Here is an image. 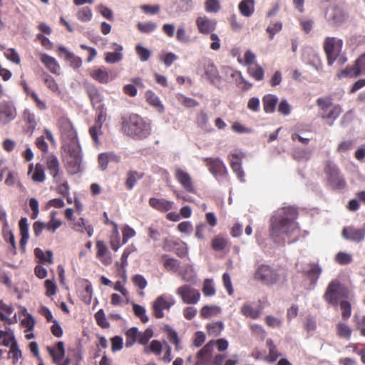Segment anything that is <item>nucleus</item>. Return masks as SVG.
I'll return each mask as SVG.
<instances>
[{"label":"nucleus","mask_w":365,"mask_h":365,"mask_svg":"<svg viewBox=\"0 0 365 365\" xmlns=\"http://www.w3.org/2000/svg\"><path fill=\"white\" fill-rule=\"evenodd\" d=\"M278 98L273 94L264 95L262 98L264 110L267 113H272L275 110Z\"/></svg>","instance_id":"obj_30"},{"label":"nucleus","mask_w":365,"mask_h":365,"mask_svg":"<svg viewBox=\"0 0 365 365\" xmlns=\"http://www.w3.org/2000/svg\"><path fill=\"white\" fill-rule=\"evenodd\" d=\"M215 342L209 341L197 354V361L195 365H207L208 359L213 351Z\"/></svg>","instance_id":"obj_21"},{"label":"nucleus","mask_w":365,"mask_h":365,"mask_svg":"<svg viewBox=\"0 0 365 365\" xmlns=\"http://www.w3.org/2000/svg\"><path fill=\"white\" fill-rule=\"evenodd\" d=\"M298 210L292 206L279 209L270 220L269 235L276 243L296 242L299 237V228L296 220Z\"/></svg>","instance_id":"obj_1"},{"label":"nucleus","mask_w":365,"mask_h":365,"mask_svg":"<svg viewBox=\"0 0 365 365\" xmlns=\"http://www.w3.org/2000/svg\"><path fill=\"white\" fill-rule=\"evenodd\" d=\"M81 158L78 155H71L68 161V171L72 174L78 173L81 170Z\"/></svg>","instance_id":"obj_39"},{"label":"nucleus","mask_w":365,"mask_h":365,"mask_svg":"<svg viewBox=\"0 0 365 365\" xmlns=\"http://www.w3.org/2000/svg\"><path fill=\"white\" fill-rule=\"evenodd\" d=\"M4 56L9 61L19 65L21 63L20 56L14 48L6 49L4 51Z\"/></svg>","instance_id":"obj_57"},{"label":"nucleus","mask_w":365,"mask_h":365,"mask_svg":"<svg viewBox=\"0 0 365 365\" xmlns=\"http://www.w3.org/2000/svg\"><path fill=\"white\" fill-rule=\"evenodd\" d=\"M248 73L256 81H262L264 78V71L262 66L254 64L248 68Z\"/></svg>","instance_id":"obj_41"},{"label":"nucleus","mask_w":365,"mask_h":365,"mask_svg":"<svg viewBox=\"0 0 365 365\" xmlns=\"http://www.w3.org/2000/svg\"><path fill=\"white\" fill-rule=\"evenodd\" d=\"M354 322L356 323V329L360 331L361 335L365 336V315H354Z\"/></svg>","instance_id":"obj_64"},{"label":"nucleus","mask_w":365,"mask_h":365,"mask_svg":"<svg viewBox=\"0 0 365 365\" xmlns=\"http://www.w3.org/2000/svg\"><path fill=\"white\" fill-rule=\"evenodd\" d=\"M240 312L242 314L246 317H250L254 319H257L260 315L259 310L254 309L251 305L248 304H245L241 307Z\"/></svg>","instance_id":"obj_45"},{"label":"nucleus","mask_w":365,"mask_h":365,"mask_svg":"<svg viewBox=\"0 0 365 365\" xmlns=\"http://www.w3.org/2000/svg\"><path fill=\"white\" fill-rule=\"evenodd\" d=\"M309 269L304 272V275L307 276L313 282H317L321 273L322 268L318 264L310 263Z\"/></svg>","instance_id":"obj_36"},{"label":"nucleus","mask_w":365,"mask_h":365,"mask_svg":"<svg viewBox=\"0 0 365 365\" xmlns=\"http://www.w3.org/2000/svg\"><path fill=\"white\" fill-rule=\"evenodd\" d=\"M240 14L246 17H250L255 11V0H242L238 6Z\"/></svg>","instance_id":"obj_34"},{"label":"nucleus","mask_w":365,"mask_h":365,"mask_svg":"<svg viewBox=\"0 0 365 365\" xmlns=\"http://www.w3.org/2000/svg\"><path fill=\"white\" fill-rule=\"evenodd\" d=\"M94 317L97 324L102 329H107L110 327V324L108 322L104 311L103 309L98 310L95 314Z\"/></svg>","instance_id":"obj_51"},{"label":"nucleus","mask_w":365,"mask_h":365,"mask_svg":"<svg viewBox=\"0 0 365 365\" xmlns=\"http://www.w3.org/2000/svg\"><path fill=\"white\" fill-rule=\"evenodd\" d=\"M57 215L56 211H52L50 213V220L46 223V230L54 233L56 230L58 229L62 225V221L60 219L56 217Z\"/></svg>","instance_id":"obj_35"},{"label":"nucleus","mask_w":365,"mask_h":365,"mask_svg":"<svg viewBox=\"0 0 365 365\" xmlns=\"http://www.w3.org/2000/svg\"><path fill=\"white\" fill-rule=\"evenodd\" d=\"M139 9L143 13L148 16L155 15L160 11V6L158 4H145L140 6Z\"/></svg>","instance_id":"obj_53"},{"label":"nucleus","mask_w":365,"mask_h":365,"mask_svg":"<svg viewBox=\"0 0 365 365\" xmlns=\"http://www.w3.org/2000/svg\"><path fill=\"white\" fill-rule=\"evenodd\" d=\"M205 7L206 11L209 13H217L220 9V3L219 0H206Z\"/></svg>","instance_id":"obj_59"},{"label":"nucleus","mask_w":365,"mask_h":365,"mask_svg":"<svg viewBox=\"0 0 365 365\" xmlns=\"http://www.w3.org/2000/svg\"><path fill=\"white\" fill-rule=\"evenodd\" d=\"M224 329L222 322H217L207 325V330L209 335L216 336L219 335Z\"/></svg>","instance_id":"obj_49"},{"label":"nucleus","mask_w":365,"mask_h":365,"mask_svg":"<svg viewBox=\"0 0 365 365\" xmlns=\"http://www.w3.org/2000/svg\"><path fill=\"white\" fill-rule=\"evenodd\" d=\"M61 53L65 55V59L69 62L70 66L73 68H78L82 65V60L80 57L76 56L73 53L68 51L65 47L58 48Z\"/></svg>","instance_id":"obj_31"},{"label":"nucleus","mask_w":365,"mask_h":365,"mask_svg":"<svg viewBox=\"0 0 365 365\" xmlns=\"http://www.w3.org/2000/svg\"><path fill=\"white\" fill-rule=\"evenodd\" d=\"M17 112L14 103L11 101L0 103V123L6 125L14 120Z\"/></svg>","instance_id":"obj_9"},{"label":"nucleus","mask_w":365,"mask_h":365,"mask_svg":"<svg viewBox=\"0 0 365 365\" xmlns=\"http://www.w3.org/2000/svg\"><path fill=\"white\" fill-rule=\"evenodd\" d=\"M46 350L56 364H60L65 355L64 344L58 341L53 346H47Z\"/></svg>","instance_id":"obj_23"},{"label":"nucleus","mask_w":365,"mask_h":365,"mask_svg":"<svg viewBox=\"0 0 365 365\" xmlns=\"http://www.w3.org/2000/svg\"><path fill=\"white\" fill-rule=\"evenodd\" d=\"M175 299L170 295L163 294L156 298L152 304L153 315L157 319L164 317L163 310L169 311L175 304Z\"/></svg>","instance_id":"obj_7"},{"label":"nucleus","mask_w":365,"mask_h":365,"mask_svg":"<svg viewBox=\"0 0 365 365\" xmlns=\"http://www.w3.org/2000/svg\"><path fill=\"white\" fill-rule=\"evenodd\" d=\"M175 98L179 103L186 108H194L199 105V103L194 98L186 97L181 93L176 94Z\"/></svg>","instance_id":"obj_44"},{"label":"nucleus","mask_w":365,"mask_h":365,"mask_svg":"<svg viewBox=\"0 0 365 365\" xmlns=\"http://www.w3.org/2000/svg\"><path fill=\"white\" fill-rule=\"evenodd\" d=\"M163 261V266L168 271L177 272L180 268V262L174 258H169L167 255H163L161 257Z\"/></svg>","instance_id":"obj_38"},{"label":"nucleus","mask_w":365,"mask_h":365,"mask_svg":"<svg viewBox=\"0 0 365 365\" xmlns=\"http://www.w3.org/2000/svg\"><path fill=\"white\" fill-rule=\"evenodd\" d=\"M227 245V240L219 236H215L211 242L212 248L215 251H221L224 250Z\"/></svg>","instance_id":"obj_52"},{"label":"nucleus","mask_w":365,"mask_h":365,"mask_svg":"<svg viewBox=\"0 0 365 365\" xmlns=\"http://www.w3.org/2000/svg\"><path fill=\"white\" fill-rule=\"evenodd\" d=\"M43 81L46 87L53 93H60L59 86L56 80L50 75L44 73L42 75Z\"/></svg>","instance_id":"obj_42"},{"label":"nucleus","mask_w":365,"mask_h":365,"mask_svg":"<svg viewBox=\"0 0 365 365\" xmlns=\"http://www.w3.org/2000/svg\"><path fill=\"white\" fill-rule=\"evenodd\" d=\"M166 331L168 334V339L170 341V342L175 344L176 350H179L180 349V341L178 336L177 332L170 328H167Z\"/></svg>","instance_id":"obj_62"},{"label":"nucleus","mask_w":365,"mask_h":365,"mask_svg":"<svg viewBox=\"0 0 365 365\" xmlns=\"http://www.w3.org/2000/svg\"><path fill=\"white\" fill-rule=\"evenodd\" d=\"M341 109L340 106L334 105L329 110L324 113H321V117L323 119L335 120L341 114Z\"/></svg>","instance_id":"obj_43"},{"label":"nucleus","mask_w":365,"mask_h":365,"mask_svg":"<svg viewBox=\"0 0 365 365\" xmlns=\"http://www.w3.org/2000/svg\"><path fill=\"white\" fill-rule=\"evenodd\" d=\"M215 342L209 341L197 354V361L195 365H207L208 359L213 351Z\"/></svg>","instance_id":"obj_20"},{"label":"nucleus","mask_w":365,"mask_h":365,"mask_svg":"<svg viewBox=\"0 0 365 365\" xmlns=\"http://www.w3.org/2000/svg\"><path fill=\"white\" fill-rule=\"evenodd\" d=\"M145 101L158 113L165 112V107L162 103L160 98L151 90H148L145 93Z\"/></svg>","instance_id":"obj_25"},{"label":"nucleus","mask_w":365,"mask_h":365,"mask_svg":"<svg viewBox=\"0 0 365 365\" xmlns=\"http://www.w3.org/2000/svg\"><path fill=\"white\" fill-rule=\"evenodd\" d=\"M21 240H20V246L24 250L25 245H26L28 240L29 238V225L28 220L26 217H21L19 222Z\"/></svg>","instance_id":"obj_29"},{"label":"nucleus","mask_w":365,"mask_h":365,"mask_svg":"<svg viewBox=\"0 0 365 365\" xmlns=\"http://www.w3.org/2000/svg\"><path fill=\"white\" fill-rule=\"evenodd\" d=\"M343 41L334 37H327L324 42V50L327 58V63L332 66L341 53Z\"/></svg>","instance_id":"obj_6"},{"label":"nucleus","mask_w":365,"mask_h":365,"mask_svg":"<svg viewBox=\"0 0 365 365\" xmlns=\"http://www.w3.org/2000/svg\"><path fill=\"white\" fill-rule=\"evenodd\" d=\"M178 245H182L181 240L174 237H167L163 240V249L165 251L170 252L173 251Z\"/></svg>","instance_id":"obj_46"},{"label":"nucleus","mask_w":365,"mask_h":365,"mask_svg":"<svg viewBox=\"0 0 365 365\" xmlns=\"http://www.w3.org/2000/svg\"><path fill=\"white\" fill-rule=\"evenodd\" d=\"M72 229L81 233L86 232L88 237H91L93 234V227L92 225L83 217H80L78 220H74Z\"/></svg>","instance_id":"obj_26"},{"label":"nucleus","mask_w":365,"mask_h":365,"mask_svg":"<svg viewBox=\"0 0 365 365\" xmlns=\"http://www.w3.org/2000/svg\"><path fill=\"white\" fill-rule=\"evenodd\" d=\"M40 58L41 62L51 73L59 75L60 66L53 57L43 53L41 55Z\"/></svg>","instance_id":"obj_28"},{"label":"nucleus","mask_w":365,"mask_h":365,"mask_svg":"<svg viewBox=\"0 0 365 365\" xmlns=\"http://www.w3.org/2000/svg\"><path fill=\"white\" fill-rule=\"evenodd\" d=\"M352 330L351 327L344 322H339L336 325V333L339 338L349 339Z\"/></svg>","instance_id":"obj_37"},{"label":"nucleus","mask_w":365,"mask_h":365,"mask_svg":"<svg viewBox=\"0 0 365 365\" xmlns=\"http://www.w3.org/2000/svg\"><path fill=\"white\" fill-rule=\"evenodd\" d=\"M133 310L135 315L138 317L143 323H146L148 322L149 318L146 315V310L143 306L133 304Z\"/></svg>","instance_id":"obj_50"},{"label":"nucleus","mask_w":365,"mask_h":365,"mask_svg":"<svg viewBox=\"0 0 365 365\" xmlns=\"http://www.w3.org/2000/svg\"><path fill=\"white\" fill-rule=\"evenodd\" d=\"M209 171L215 177L227 175V170L222 160L219 158H205L203 160Z\"/></svg>","instance_id":"obj_12"},{"label":"nucleus","mask_w":365,"mask_h":365,"mask_svg":"<svg viewBox=\"0 0 365 365\" xmlns=\"http://www.w3.org/2000/svg\"><path fill=\"white\" fill-rule=\"evenodd\" d=\"M9 352L12 354L11 357L13 359V363L14 364H18L19 359L22 357V353L21 351L19 349L17 342L16 341H14L11 344Z\"/></svg>","instance_id":"obj_56"},{"label":"nucleus","mask_w":365,"mask_h":365,"mask_svg":"<svg viewBox=\"0 0 365 365\" xmlns=\"http://www.w3.org/2000/svg\"><path fill=\"white\" fill-rule=\"evenodd\" d=\"M335 261L341 265H346L352 262V256L346 252H339L335 256Z\"/></svg>","instance_id":"obj_55"},{"label":"nucleus","mask_w":365,"mask_h":365,"mask_svg":"<svg viewBox=\"0 0 365 365\" xmlns=\"http://www.w3.org/2000/svg\"><path fill=\"white\" fill-rule=\"evenodd\" d=\"M349 295V289L336 279L331 280L327 285L323 299L329 306L336 308L339 302L347 299Z\"/></svg>","instance_id":"obj_3"},{"label":"nucleus","mask_w":365,"mask_h":365,"mask_svg":"<svg viewBox=\"0 0 365 365\" xmlns=\"http://www.w3.org/2000/svg\"><path fill=\"white\" fill-rule=\"evenodd\" d=\"M344 239L354 242H361L365 239V225L362 227L354 226L344 227L341 232Z\"/></svg>","instance_id":"obj_11"},{"label":"nucleus","mask_w":365,"mask_h":365,"mask_svg":"<svg viewBox=\"0 0 365 365\" xmlns=\"http://www.w3.org/2000/svg\"><path fill=\"white\" fill-rule=\"evenodd\" d=\"M125 346L130 347L132 346L138 340V336L139 335V331L138 328L132 327L126 331L125 332Z\"/></svg>","instance_id":"obj_40"},{"label":"nucleus","mask_w":365,"mask_h":365,"mask_svg":"<svg viewBox=\"0 0 365 365\" xmlns=\"http://www.w3.org/2000/svg\"><path fill=\"white\" fill-rule=\"evenodd\" d=\"M60 123L63 135L66 136L72 142L76 141L77 140V133L71 122L68 119H62Z\"/></svg>","instance_id":"obj_27"},{"label":"nucleus","mask_w":365,"mask_h":365,"mask_svg":"<svg viewBox=\"0 0 365 365\" xmlns=\"http://www.w3.org/2000/svg\"><path fill=\"white\" fill-rule=\"evenodd\" d=\"M22 118L26 124L24 128V133L31 135L38 124L36 115L30 110L26 109L23 112Z\"/></svg>","instance_id":"obj_18"},{"label":"nucleus","mask_w":365,"mask_h":365,"mask_svg":"<svg viewBox=\"0 0 365 365\" xmlns=\"http://www.w3.org/2000/svg\"><path fill=\"white\" fill-rule=\"evenodd\" d=\"M177 294L181 297L185 304H197L200 298V293L197 289L192 288L190 285H183L177 289Z\"/></svg>","instance_id":"obj_10"},{"label":"nucleus","mask_w":365,"mask_h":365,"mask_svg":"<svg viewBox=\"0 0 365 365\" xmlns=\"http://www.w3.org/2000/svg\"><path fill=\"white\" fill-rule=\"evenodd\" d=\"M144 177V173L136 170H130L127 173L125 185L128 190H132L138 180Z\"/></svg>","instance_id":"obj_32"},{"label":"nucleus","mask_w":365,"mask_h":365,"mask_svg":"<svg viewBox=\"0 0 365 365\" xmlns=\"http://www.w3.org/2000/svg\"><path fill=\"white\" fill-rule=\"evenodd\" d=\"M292 156L294 159L301 161V160H308L310 158L309 153L302 148H297L294 150L292 153Z\"/></svg>","instance_id":"obj_60"},{"label":"nucleus","mask_w":365,"mask_h":365,"mask_svg":"<svg viewBox=\"0 0 365 365\" xmlns=\"http://www.w3.org/2000/svg\"><path fill=\"white\" fill-rule=\"evenodd\" d=\"M317 105L321 110V113H324L332 106V98L331 97L319 98L317 100Z\"/></svg>","instance_id":"obj_47"},{"label":"nucleus","mask_w":365,"mask_h":365,"mask_svg":"<svg viewBox=\"0 0 365 365\" xmlns=\"http://www.w3.org/2000/svg\"><path fill=\"white\" fill-rule=\"evenodd\" d=\"M85 88L93 108H99L104 106L103 96L94 84L88 83L86 85Z\"/></svg>","instance_id":"obj_14"},{"label":"nucleus","mask_w":365,"mask_h":365,"mask_svg":"<svg viewBox=\"0 0 365 365\" xmlns=\"http://www.w3.org/2000/svg\"><path fill=\"white\" fill-rule=\"evenodd\" d=\"M34 255L38 259V262L41 264H53V252L48 250L44 252L39 247H36L34 250Z\"/></svg>","instance_id":"obj_33"},{"label":"nucleus","mask_w":365,"mask_h":365,"mask_svg":"<svg viewBox=\"0 0 365 365\" xmlns=\"http://www.w3.org/2000/svg\"><path fill=\"white\" fill-rule=\"evenodd\" d=\"M361 74L360 68L357 66L356 63L355 62L354 65L352 66H347L345 69H344L341 73V76H349V77H356Z\"/></svg>","instance_id":"obj_54"},{"label":"nucleus","mask_w":365,"mask_h":365,"mask_svg":"<svg viewBox=\"0 0 365 365\" xmlns=\"http://www.w3.org/2000/svg\"><path fill=\"white\" fill-rule=\"evenodd\" d=\"M242 154L238 153H231L228 156L230 167L233 172L237 175L240 181H244L245 173L242 169Z\"/></svg>","instance_id":"obj_16"},{"label":"nucleus","mask_w":365,"mask_h":365,"mask_svg":"<svg viewBox=\"0 0 365 365\" xmlns=\"http://www.w3.org/2000/svg\"><path fill=\"white\" fill-rule=\"evenodd\" d=\"M252 334L256 336L260 340H264L266 336V331L264 328L259 324H251L250 327Z\"/></svg>","instance_id":"obj_63"},{"label":"nucleus","mask_w":365,"mask_h":365,"mask_svg":"<svg viewBox=\"0 0 365 365\" xmlns=\"http://www.w3.org/2000/svg\"><path fill=\"white\" fill-rule=\"evenodd\" d=\"M149 205L155 210L160 212H166L173 208L174 202L165 198L150 197L148 201Z\"/></svg>","instance_id":"obj_17"},{"label":"nucleus","mask_w":365,"mask_h":365,"mask_svg":"<svg viewBox=\"0 0 365 365\" xmlns=\"http://www.w3.org/2000/svg\"><path fill=\"white\" fill-rule=\"evenodd\" d=\"M88 73L94 81L102 84H106L113 79L110 73L103 66L90 69Z\"/></svg>","instance_id":"obj_15"},{"label":"nucleus","mask_w":365,"mask_h":365,"mask_svg":"<svg viewBox=\"0 0 365 365\" xmlns=\"http://www.w3.org/2000/svg\"><path fill=\"white\" fill-rule=\"evenodd\" d=\"M254 279L267 286H272L280 282L286 281V275L279 274L268 264H259L255 273Z\"/></svg>","instance_id":"obj_4"},{"label":"nucleus","mask_w":365,"mask_h":365,"mask_svg":"<svg viewBox=\"0 0 365 365\" xmlns=\"http://www.w3.org/2000/svg\"><path fill=\"white\" fill-rule=\"evenodd\" d=\"M28 175H31V180L35 182H43L46 180L44 166L39 163L35 166L33 163L29 165Z\"/></svg>","instance_id":"obj_19"},{"label":"nucleus","mask_w":365,"mask_h":365,"mask_svg":"<svg viewBox=\"0 0 365 365\" xmlns=\"http://www.w3.org/2000/svg\"><path fill=\"white\" fill-rule=\"evenodd\" d=\"M153 331L151 329H147L144 332H139L137 342L141 345H146L153 337Z\"/></svg>","instance_id":"obj_58"},{"label":"nucleus","mask_w":365,"mask_h":365,"mask_svg":"<svg viewBox=\"0 0 365 365\" xmlns=\"http://www.w3.org/2000/svg\"><path fill=\"white\" fill-rule=\"evenodd\" d=\"M339 306L341 310V317L344 320H347L351 315V304L346 299L341 300Z\"/></svg>","instance_id":"obj_48"},{"label":"nucleus","mask_w":365,"mask_h":365,"mask_svg":"<svg viewBox=\"0 0 365 365\" xmlns=\"http://www.w3.org/2000/svg\"><path fill=\"white\" fill-rule=\"evenodd\" d=\"M175 178L185 191L190 193L196 192L192 179L187 172L177 168L175 170Z\"/></svg>","instance_id":"obj_13"},{"label":"nucleus","mask_w":365,"mask_h":365,"mask_svg":"<svg viewBox=\"0 0 365 365\" xmlns=\"http://www.w3.org/2000/svg\"><path fill=\"white\" fill-rule=\"evenodd\" d=\"M14 311V309L11 304H7L2 299L0 300L1 321L9 324L16 322V314L14 316V320L9 317L13 314Z\"/></svg>","instance_id":"obj_24"},{"label":"nucleus","mask_w":365,"mask_h":365,"mask_svg":"<svg viewBox=\"0 0 365 365\" xmlns=\"http://www.w3.org/2000/svg\"><path fill=\"white\" fill-rule=\"evenodd\" d=\"M44 163L49 174L52 176L53 182H61L63 177V172L61 170L60 163L54 154L48 155L44 158Z\"/></svg>","instance_id":"obj_8"},{"label":"nucleus","mask_w":365,"mask_h":365,"mask_svg":"<svg viewBox=\"0 0 365 365\" xmlns=\"http://www.w3.org/2000/svg\"><path fill=\"white\" fill-rule=\"evenodd\" d=\"M202 292L206 297H211L215 294V289L212 279H206L203 284Z\"/></svg>","instance_id":"obj_61"},{"label":"nucleus","mask_w":365,"mask_h":365,"mask_svg":"<svg viewBox=\"0 0 365 365\" xmlns=\"http://www.w3.org/2000/svg\"><path fill=\"white\" fill-rule=\"evenodd\" d=\"M123 131L135 140L147 138L151 133V123L140 115L131 113L121 118Z\"/></svg>","instance_id":"obj_2"},{"label":"nucleus","mask_w":365,"mask_h":365,"mask_svg":"<svg viewBox=\"0 0 365 365\" xmlns=\"http://www.w3.org/2000/svg\"><path fill=\"white\" fill-rule=\"evenodd\" d=\"M96 257L105 265H109L112 263V258L109 255L108 249L103 241L98 240L96 242Z\"/></svg>","instance_id":"obj_22"},{"label":"nucleus","mask_w":365,"mask_h":365,"mask_svg":"<svg viewBox=\"0 0 365 365\" xmlns=\"http://www.w3.org/2000/svg\"><path fill=\"white\" fill-rule=\"evenodd\" d=\"M324 172L327 176V181L334 189L341 190L346 185V180L341 175L338 166L331 160H327L324 163Z\"/></svg>","instance_id":"obj_5"}]
</instances>
